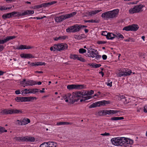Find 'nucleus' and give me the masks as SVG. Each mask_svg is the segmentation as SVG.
Segmentation results:
<instances>
[{"label": "nucleus", "instance_id": "f257e3e1", "mask_svg": "<svg viewBox=\"0 0 147 147\" xmlns=\"http://www.w3.org/2000/svg\"><path fill=\"white\" fill-rule=\"evenodd\" d=\"M111 141L113 145L116 146H125L130 144L128 139L125 137H118L112 138Z\"/></svg>", "mask_w": 147, "mask_h": 147}, {"label": "nucleus", "instance_id": "f03ea898", "mask_svg": "<svg viewBox=\"0 0 147 147\" xmlns=\"http://www.w3.org/2000/svg\"><path fill=\"white\" fill-rule=\"evenodd\" d=\"M119 11L118 9H114L103 13L101 16L105 19L108 20L109 19H113L116 17L118 16Z\"/></svg>", "mask_w": 147, "mask_h": 147}, {"label": "nucleus", "instance_id": "7ed1b4c3", "mask_svg": "<svg viewBox=\"0 0 147 147\" xmlns=\"http://www.w3.org/2000/svg\"><path fill=\"white\" fill-rule=\"evenodd\" d=\"M87 91H78L76 92L77 94L78 98H79V99L81 97L82 99H80V101L82 102V101H84L86 100H88L93 97L94 96H87L85 97L83 96H87Z\"/></svg>", "mask_w": 147, "mask_h": 147}, {"label": "nucleus", "instance_id": "20e7f679", "mask_svg": "<svg viewBox=\"0 0 147 147\" xmlns=\"http://www.w3.org/2000/svg\"><path fill=\"white\" fill-rule=\"evenodd\" d=\"M67 99H69L70 102L74 103L75 102H77L79 100V98H78L76 92H73L72 95L70 93H68L66 94Z\"/></svg>", "mask_w": 147, "mask_h": 147}, {"label": "nucleus", "instance_id": "39448f33", "mask_svg": "<svg viewBox=\"0 0 147 147\" xmlns=\"http://www.w3.org/2000/svg\"><path fill=\"white\" fill-rule=\"evenodd\" d=\"M54 51H61L66 49L67 48V45L66 44L61 43L58 44H55L53 46Z\"/></svg>", "mask_w": 147, "mask_h": 147}, {"label": "nucleus", "instance_id": "423d86ee", "mask_svg": "<svg viewBox=\"0 0 147 147\" xmlns=\"http://www.w3.org/2000/svg\"><path fill=\"white\" fill-rule=\"evenodd\" d=\"M144 6L142 5H140L135 6L133 8H131L129 10V13L131 14L135 13H138L142 10Z\"/></svg>", "mask_w": 147, "mask_h": 147}, {"label": "nucleus", "instance_id": "0eeeda50", "mask_svg": "<svg viewBox=\"0 0 147 147\" xmlns=\"http://www.w3.org/2000/svg\"><path fill=\"white\" fill-rule=\"evenodd\" d=\"M84 87V85L82 84H71L67 86V88L69 90L74 89L80 90L83 89Z\"/></svg>", "mask_w": 147, "mask_h": 147}, {"label": "nucleus", "instance_id": "6e6552de", "mask_svg": "<svg viewBox=\"0 0 147 147\" xmlns=\"http://www.w3.org/2000/svg\"><path fill=\"white\" fill-rule=\"evenodd\" d=\"M118 112L119 111L117 110H104L99 111L98 112V113L100 115H103L107 114H113L115 113H116Z\"/></svg>", "mask_w": 147, "mask_h": 147}, {"label": "nucleus", "instance_id": "1a4fd4ad", "mask_svg": "<svg viewBox=\"0 0 147 147\" xmlns=\"http://www.w3.org/2000/svg\"><path fill=\"white\" fill-rule=\"evenodd\" d=\"M123 70V71H121L118 73V75L119 77L122 76L125 77L127 76H129L132 73L131 71L128 69H125V71L124 70Z\"/></svg>", "mask_w": 147, "mask_h": 147}, {"label": "nucleus", "instance_id": "9d476101", "mask_svg": "<svg viewBox=\"0 0 147 147\" xmlns=\"http://www.w3.org/2000/svg\"><path fill=\"white\" fill-rule=\"evenodd\" d=\"M34 12L33 11L28 10L26 11H24L22 13H20L18 12L17 15L18 17L22 16H25L27 15L30 14H33Z\"/></svg>", "mask_w": 147, "mask_h": 147}, {"label": "nucleus", "instance_id": "9b49d317", "mask_svg": "<svg viewBox=\"0 0 147 147\" xmlns=\"http://www.w3.org/2000/svg\"><path fill=\"white\" fill-rule=\"evenodd\" d=\"M17 13H18V12L13 11L11 13L3 14L2 15V17L3 19H5L6 18H10L15 14H17Z\"/></svg>", "mask_w": 147, "mask_h": 147}, {"label": "nucleus", "instance_id": "f8f14e48", "mask_svg": "<svg viewBox=\"0 0 147 147\" xmlns=\"http://www.w3.org/2000/svg\"><path fill=\"white\" fill-rule=\"evenodd\" d=\"M16 38V36H7L3 40H1L0 39V44H3L9 40L14 39Z\"/></svg>", "mask_w": 147, "mask_h": 147}, {"label": "nucleus", "instance_id": "ddd939ff", "mask_svg": "<svg viewBox=\"0 0 147 147\" xmlns=\"http://www.w3.org/2000/svg\"><path fill=\"white\" fill-rule=\"evenodd\" d=\"M21 57L24 59H29L31 58H34L32 55L30 53H23L20 55Z\"/></svg>", "mask_w": 147, "mask_h": 147}, {"label": "nucleus", "instance_id": "4468645a", "mask_svg": "<svg viewBox=\"0 0 147 147\" xmlns=\"http://www.w3.org/2000/svg\"><path fill=\"white\" fill-rule=\"evenodd\" d=\"M55 21L57 22H59L65 20L64 15H62L59 16L55 17Z\"/></svg>", "mask_w": 147, "mask_h": 147}, {"label": "nucleus", "instance_id": "2eb2a0df", "mask_svg": "<svg viewBox=\"0 0 147 147\" xmlns=\"http://www.w3.org/2000/svg\"><path fill=\"white\" fill-rule=\"evenodd\" d=\"M33 48V47L30 46H27L26 45H21L19 47H17L16 48V49H29Z\"/></svg>", "mask_w": 147, "mask_h": 147}, {"label": "nucleus", "instance_id": "dca6fc26", "mask_svg": "<svg viewBox=\"0 0 147 147\" xmlns=\"http://www.w3.org/2000/svg\"><path fill=\"white\" fill-rule=\"evenodd\" d=\"M2 114H13V109H4L2 110L0 112Z\"/></svg>", "mask_w": 147, "mask_h": 147}, {"label": "nucleus", "instance_id": "f3484780", "mask_svg": "<svg viewBox=\"0 0 147 147\" xmlns=\"http://www.w3.org/2000/svg\"><path fill=\"white\" fill-rule=\"evenodd\" d=\"M76 12H74L71 13L64 15V17L65 20L67 19L73 17L76 14Z\"/></svg>", "mask_w": 147, "mask_h": 147}, {"label": "nucleus", "instance_id": "a211bd4d", "mask_svg": "<svg viewBox=\"0 0 147 147\" xmlns=\"http://www.w3.org/2000/svg\"><path fill=\"white\" fill-rule=\"evenodd\" d=\"M37 84L36 82L32 80H27L26 82L25 86H32Z\"/></svg>", "mask_w": 147, "mask_h": 147}, {"label": "nucleus", "instance_id": "6ab92c4d", "mask_svg": "<svg viewBox=\"0 0 147 147\" xmlns=\"http://www.w3.org/2000/svg\"><path fill=\"white\" fill-rule=\"evenodd\" d=\"M24 102H29L34 100V99H36V97H23Z\"/></svg>", "mask_w": 147, "mask_h": 147}, {"label": "nucleus", "instance_id": "aec40b11", "mask_svg": "<svg viewBox=\"0 0 147 147\" xmlns=\"http://www.w3.org/2000/svg\"><path fill=\"white\" fill-rule=\"evenodd\" d=\"M101 105L100 101L97 102L93 103L89 106V108H94L96 107H99Z\"/></svg>", "mask_w": 147, "mask_h": 147}, {"label": "nucleus", "instance_id": "412c9836", "mask_svg": "<svg viewBox=\"0 0 147 147\" xmlns=\"http://www.w3.org/2000/svg\"><path fill=\"white\" fill-rule=\"evenodd\" d=\"M116 37L115 35L112 33H108L107 38L108 39L113 40Z\"/></svg>", "mask_w": 147, "mask_h": 147}, {"label": "nucleus", "instance_id": "4be33fe9", "mask_svg": "<svg viewBox=\"0 0 147 147\" xmlns=\"http://www.w3.org/2000/svg\"><path fill=\"white\" fill-rule=\"evenodd\" d=\"M90 50L91 52V56L92 57H95V55L98 54V51L92 48H91Z\"/></svg>", "mask_w": 147, "mask_h": 147}, {"label": "nucleus", "instance_id": "5701e85b", "mask_svg": "<svg viewBox=\"0 0 147 147\" xmlns=\"http://www.w3.org/2000/svg\"><path fill=\"white\" fill-rule=\"evenodd\" d=\"M102 10H94V11H90V12H88L87 14L89 15L90 16H92L93 15L97 13L98 12H100Z\"/></svg>", "mask_w": 147, "mask_h": 147}, {"label": "nucleus", "instance_id": "b1692460", "mask_svg": "<svg viewBox=\"0 0 147 147\" xmlns=\"http://www.w3.org/2000/svg\"><path fill=\"white\" fill-rule=\"evenodd\" d=\"M131 31H136L138 29L139 27L137 24H133L130 25Z\"/></svg>", "mask_w": 147, "mask_h": 147}, {"label": "nucleus", "instance_id": "393cba45", "mask_svg": "<svg viewBox=\"0 0 147 147\" xmlns=\"http://www.w3.org/2000/svg\"><path fill=\"white\" fill-rule=\"evenodd\" d=\"M48 147H56L57 144L53 142H48Z\"/></svg>", "mask_w": 147, "mask_h": 147}, {"label": "nucleus", "instance_id": "a878e982", "mask_svg": "<svg viewBox=\"0 0 147 147\" xmlns=\"http://www.w3.org/2000/svg\"><path fill=\"white\" fill-rule=\"evenodd\" d=\"M74 26V30L73 31L74 32H78L80 31L81 29L80 25L75 24Z\"/></svg>", "mask_w": 147, "mask_h": 147}, {"label": "nucleus", "instance_id": "bb28decb", "mask_svg": "<svg viewBox=\"0 0 147 147\" xmlns=\"http://www.w3.org/2000/svg\"><path fill=\"white\" fill-rule=\"evenodd\" d=\"M22 125H25L30 123V120L28 118H25L22 119Z\"/></svg>", "mask_w": 147, "mask_h": 147}, {"label": "nucleus", "instance_id": "cd10ccee", "mask_svg": "<svg viewBox=\"0 0 147 147\" xmlns=\"http://www.w3.org/2000/svg\"><path fill=\"white\" fill-rule=\"evenodd\" d=\"M74 30V26H73L68 27L66 29V31L67 32H73L74 33L73 31Z\"/></svg>", "mask_w": 147, "mask_h": 147}, {"label": "nucleus", "instance_id": "c85d7f7f", "mask_svg": "<svg viewBox=\"0 0 147 147\" xmlns=\"http://www.w3.org/2000/svg\"><path fill=\"white\" fill-rule=\"evenodd\" d=\"M30 89H25L24 90H22L21 94H22L23 96H25L26 94L30 93Z\"/></svg>", "mask_w": 147, "mask_h": 147}, {"label": "nucleus", "instance_id": "c756f323", "mask_svg": "<svg viewBox=\"0 0 147 147\" xmlns=\"http://www.w3.org/2000/svg\"><path fill=\"white\" fill-rule=\"evenodd\" d=\"M39 89L37 88L30 89V93L35 94L39 91Z\"/></svg>", "mask_w": 147, "mask_h": 147}, {"label": "nucleus", "instance_id": "7c9ffc66", "mask_svg": "<svg viewBox=\"0 0 147 147\" xmlns=\"http://www.w3.org/2000/svg\"><path fill=\"white\" fill-rule=\"evenodd\" d=\"M26 141L28 142H33L34 140V138L33 137H25Z\"/></svg>", "mask_w": 147, "mask_h": 147}, {"label": "nucleus", "instance_id": "2f4dec72", "mask_svg": "<svg viewBox=\"0 0 147 147\" xmlns=\"http://www.w3.org/2000/svg\"><path fill=\"white\" fill-rule=\"evenodd\" d=\"M15 100L18 102H24L23 97H17L15 98Z\"/></svg>", "mask_w": 147, "mask_h": 147}, {"label": "nucleus", "instance_id": "473e14b6", "mask_svg": "<svg viewBox=\"0 0 147 147\" xmlns=\"http://www.w3.org/2000/svg\"><path fill=\"white\" fill-rule=\"evenodd\" d=\"M13 114L21 113H22V112L21 110H18L16 109H13Z\"/></svg>", "mask_w": 147, "mask_h": 147}, {"label": "nucleus", "instance_id": "72a5a7b5", "mask_svg": "<svg viewBox=\"0 0 147 147\" xmlns=\"http://www.w3.org/2000/svg\"><path fill=\"white\" fill-rule=\"evenodd\" d=\"M85 22H91V23H98L99 21L97 20H85L84 21Z\"/></svg>", "mask_w": 147, "mask_h": 147}, {"label": "nucleus", "instance_id": "f704fd0d", "mask_svg": "<svg viewBox=\"0 0 147 147\" xmlns=\"http://www.w3.org/2000/svg\"><path fill=\"white\" fill-rule=\"evenodd\" d=\"M117 39H119L120 38L121 39H123L124 37L123 35L120 33H118L115 35Z\"/></svg>", "mask_w": 147, "mask_h": 147}, {"label": "nucleus", "instance_id": "c9c22d12", "mask_svg": "<svg viewBox=\"0 0 147 147\" xmlns=\"http://www.w3.org/2000/svg\"><path fill=\"white\" fill-rule=\"evenodd\" d=\"M79 55H71L70 56V58L74 60L78 59Z\"/></svg>", "mask_w": 147, "mask_h": 147}, {"label": "nucleus", "instance_id": "e433bc0d", "mask_svg": "<svg viewBox=\"0 0 147 147\" xmlns=\"http://www.w3.org/2000/svg\"><path fill=\"white\" fill-rule=\"evenodd\" d=\"M123 30H125L126 31H131L130 25L124 27Z\"/></svg>", "mask_w": 147, "mask_h": 147}, {"label": "nucleus", "instance_id": "4c0bfd02", "mask_svg": "<svg viewBox=\"0 0 147 147\" xmlns=\"http://www.w3.org/2000/svg\"><path fill=\"white\" fill-rule=\"evenodd\" d=\"M48 142H44L41 144L39 147H48Z\"/></svg>", "mask_w": 147, "mask_h": 147}, {"label": "nucleus", "instance_id": "58836bf2", "mask_svg": "<svg viewBox=\"0 0 147 147\" xmlns=\"http://www.w3.org/2000/svg\"><path fill=\"white\" fill-rule=\"evenodd\" d=\"M28 64L30 65L31 66H36L37 65V62H35V63H31L30 61H28Z\"/></svg>", "mask_w": 147, "mask_h": 147}, {"label": "nucleus", "instance_id": "ea45409f", "mask_svg": "<svg viewBox=\"0 0 147 147\" xmlns=\"http://www.w3.org/2000/svg\"><path fill=\"white\" fill-rule=\"evenodd\" d=\"M86 52V50L80 48L79 49V53L81 54H83Z\"/></svg>", "mask_w": 147, "mask_h": 147}, {"label": "nucleus", "instance_id": "a19ab883", "mask_svg": "<svg viewBox=\"0 0 147 147\" xmlns=\"http://www.w3.org/2000/svg\"><path fill=\"white\" fill-rule=\"evenodd\" d=\"M57 3V2L56 1H53L47 3V6H48L49 5H52Z\"/></svg>", "mask_w": 147, "mask_h": 147}, {"label": "nucleus", "instance_id": "79ce46f5", "mask_svg": "<svg viewBox=\"0 0 147 147\" xmlns=\"http://www.w3.org/2000/svg\"><path fill=\"white\" fill-rule=\"evenodd\" d=\"M101 105H105L106 104H107L109 103V101L105 100L100 101Z\"/></svg>", "mask_w": 147, "mask_h": 147}, {"label": "nucleus", "instance_id": "37998d69", "mask_svg": "<svg viewBox=\"0 0 147 147\" xmlns=\"http://www.w3.org/2000/svg\"><path fill=\"white\" fill-rule=\"evenodd\" d=\"M5 128L2 127H0V133H3L4 132H7V130H4Z\"/></svg>", "mask_w": 147, "mask_h": 147}, {"label": "nucleus", "instance_id": "c03bdc74", "mask_svg": "<svg viewBox=\"0 0 147 147\" xmlns=\"http://www.w3.org/2000/svg\"><path fill=\"white\" fill-rule=\"evenodd\" d=\"M19 142H23L26 141L25 137H19Z\"/></svg>", "mask_w": 147, "mask_h": 147}, {"label": "nucleus", "instance_id": "a18cd8bd", "mask_svg": "<svg viewBox=\"0 0 147 147\" xmlns=\"http://www.w3.org/2000/svg\"><path fill=\"white\" fill-rule=\"evenodd\" d=\"M100 135L104 136H109L111 135L109 133L106 132H105L104 133L102 134H100Z\"/></svg>", "mask_w": 147, "mask_h": 147}, {"label": "nucleus", "instance_id": "49530a36", "mask_svg": "<svg viewBox=\"0 0 147 147\" xmlns=\"http://www.w3.org/2000/svg\"><path fill=\"white\" fill-rule=\"evenodd\" d=\"M108 33H107V32L106 31H103L102 32V33L101 34L102 35L106 36V37L108 35Z\"/></svg>", "mask_w": 147, "mask_h": 147}, {"label": "nucleus", "instance_id": "de8ad7c7", "mask_svg": "<svg viewBox=\"0 0 147 147\" xmlns=\"http://www.w3.org/2000/svg\"><path fill=\"white\" fill-rule=\"evenodd\" d=\"M78 60L82 62H84L85 61V60L83 58L80 57L79 56Z\"/></svg>", "mask_w": 147, "mask_h": 147}, {"label": "nucleus", "instance_id": "09e8293b", "mask_svg": "<svg viewBox=\"0 0 147 147\" xmlns=\"http://www.w3.org/2000/svg\"><path fill=\"white\" fill-rule=\"evenodd\" d=\"M46 63L45 62H37V65H45Z\"/></svg>", "mask_w": 147, "mask_h": 147}, {"label": "nucleus", "instance_id": "8fccbe9b", "mask_svg": "<svg viewBox=\"0 0 147 147\" xmlns=\"http://www.w3.org/2000/svg\"><path fill=\"white\" fill-rule=\"evenodd\" d=\"M124 104H127L129 102L128 100H127L125 98L122 100Z\"/></svg>", "mask_w": 147, "mask_h": 147}, {"label": "nucleus", "instance_id": "3c124183", "mask_svg": "<svg viewBox=\"0 0 147 147\" xmlns=\"http://www.w3.org/2000/svg\"><path fill=\"white\" fill-rule=\"evenodd\" d=\"M66 37L65 36H59L58 38L59 39V40H65L66 39Z\"/></svg>", "mask_w": 147, "mask_h": 147}, {"label": "nucleus", "instance_id": "603ef678", "mask_svg": "<svg viewBox=\"0 0 147 147\" xmlns=\"http://www.w3.org/2000/svg\"><path fill=\"white\" fill-rule=\"evenodd\" d=\"M106 41H99L97 43L98 44H104L106 43Z\"/></svg>", "mask_w": 147, "mask_h": 147}, {"label": "nucleus", "instance_id": "864d4df0", "mask_svg": "<svg viewBox=\"0 0 147 147\" xmlns=\"http://www.w3.org/2000/svg\"><path fill=\"white\" fill-rule=\"evenodd\" d=\"M101 66V65L100 64H97L94 63V68H97Z\"/></svg>", "mask_w": 147, "mask_h": 147}, {"label": "nucleus", "instance_id": "5fc2aeb1", "mask_svg": "<svg viewBox=\"0 0 147 147\" xmlns=\"http://www.w3.org/2000/svg\"><path fill=\"white\" fill-rule=\"evenodd\" d=\"M108 83H107V85L108 86H109L110 87H111L112 86V82H110V80H109L108 81Z\"/></svg>", "mask_w": 147, "mask_h": 147}, {"label": "nucleus", "instance_id": "6e6d98bb", "mask_svg": "<svg viewBox=\"0 0 147 147\" xmlns=\"http://www.w3.org/2000/svg\"><path fill=\"white\" fill-rule=\"evenodd\" d=\"M17 121L18 122V124L20 125H22V121L20 120H18Z\"/></svg>", "mask_w": 147, "mask_h": 147}, {"label": "nucleus", "instance_id": "4d7b16f0", "mask_svg": "<svg viewBox=\"0 0 147 147\" xmlns=\"http://www.w3.org/2000/svg\"><path fill=\"white\" fill-rule=\"evenodd\" d=\"M64 125V122H57V125Z\"/></svg>", "mask_w": 147, "mask_h": 147}, {"label": "nucleus", "instance_id": "13d9d810", "mask_svg": "<svg viewBox=\"0 0 147 147\" xmlns=\"http://www.w3.org/2000/svg\"><path fill=\"white\" fill-rule=\"evenodd\" d=\"M4 48L3 45H0V52L2 51Z\"/></svg>", "mask_w": 147, "mask_h": 147}, {"label": "nucleus", "instance_id": "bf43d9fd", "mask_svg": "<svg viewBox=\"0 0 147 147\" xmlns=\"http://www.w3.org/2000/svg\"><path fill=\"white\" fill-rule=\"evenodd\" d=\"M111 120H118V117H112L111 118Z\"/></svg>", "mask_w": 147, "mask_h": 147}, {"label": "nucleus", "instance_id": "052dcab7", "mask_svg": "<svg viewBox=\"0 0 147 147\" xmlns=\"http://www.w3.org/2000/svg\"><path fill=\"white\" fill-rule=\"evenodd\" d=\"M125 98V96L123 95H121L120 97V99L122 101Z\"/></svg>", "mask_w": 147, "mask_h": 147}, {"label": "nucleus", "instance_id": "680f3d73", "mask_svg": "<svg viewBox=\"0 0 147 147\" xmlns=\"http://www.w3.org/2000/svg\"><path fill=\"white\" fill-rule=\"evenodd\" d=\"M95 57H96V59H98L101 58V56L100 55H98L97 54L96 55H95Z\"/></svg>", "mask_w": 147, "mask_h": 147}, {"label": "nucleus", "instance_id": "e2e57ef3", "mask_svg": "<svg viewBox=\"0 0 147 147\" xmlns=\"http://www.w3.org/2000/svg\"><path fill=\"white\" fill-rule=\"evenodd\" d=\"M102 57L103 59L106 60L107 58V56L106 55H104L102 56Z\"/></svg>", "mask_w": 147, "mask_h": 147}, {"label": "nucleus", "instance_id": "0e129e2a", "mask_svg": "<svg viewBox=\"0 0 147 147\" xmlns=\"http://www.w3.org/2000/svg\"><path fill=\"white\" fill-rule=\"evenodd\" d=\"M80 29H83L84 28H86L87 26L84 25H80Z\"/></svg>", "mask_w": 147, "mask_h": 147}, {"label": "nucleus", "instance_id": "69168bd1", "mask_svg": "<svg viewBox=\"0 0 147 147\" xmlns=\"http://www.w3.org/2000/svg\"><path fill=\"white\" fill-rule=\"evenodd\" d=\"M88 65L91 66L92 67L94 68V63H89Z\"/></svg>", "mask_w": 147, "mask_h": 147}, {"label": "nucleus", "instance_id": "338daca9", "mask_svg": "<svg viewBox=\"0 0 147 147\" xmlns=\"http://www.w3.org/2000/svg\"><path fill=\"white\" fill-rule=\"evenodd\" d=\"M5 7H2L1 8H0V10L2 11L3 10H5Z\"/></svg>", "mask_w": 147, "mask_h": 147}, {"label": "nucleus", "instance_id": "774afa93", "mask_svg": "<svg viewBox=\"0 0 147 147\" xmlns=\"http://www.w3.org/2000/svg\"><path fill=\"white\" fill-rule=\"evenodd\" d=\"M146 108H147V106H145L144 107V111L145 112V113H147V110H146Z\"/></svg>", "mask_w": 147, "mask_h": 147}]
</instances>
